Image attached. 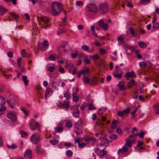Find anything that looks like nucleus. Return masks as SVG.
Instances as JSON below:
<instances>
[{
  "label": "nucleus",
  "instance_id": "13",
  "mask_svg": "<svg viewBox=\"0 0 159 159\" xmlns=\"http://www.w3.org/2000/svg\"><path fill=\"white\" fill-rule=\"evenodd\" d=\"M130 111V109L127 108L122 111H118L117 115L120 116L122 117L124 115H127L129 113Z\"/></svg>",
  "mask_w": 159,
  "mask_h": 159
},
{
  "label": "nucleus",
  "instance_id": "34",
  "mask_svg": "<svg viewBox=\"0 0 159 159\" xmlns=\"http://www.w3.org/2000/svg\"><path fill=\"white\" fill-rule=\"evenodd\" d=\"M107 153L106 151L104 150V149H103L100 151V156H104Z\"/></svg>",
  "mask_w": 159,
  "mask_h": 159
},
{
  "label": "nucleus",
  "instance_id": "49",
  "mask_svg": "<svg viewBox=\"0 0 159 159\" xmlns=\"http://www.w3.org/2000/svg\"><path fill=\"white\" fill-rule=\"evenodd\" d=\"M88 107L90 110H92V109L95 110L96 109V107H93V105L91 103L89 104Z\"/></svg>",
  "mask_w": 159,
  "mask_h": 159
},
{
  "label": "nucleus",
  "instance_id": "19",
  "mask_svg": "<svg viewBox=\"0 0 159 159\" xmlns=\"http://www.w3.org/2000/svg\"><path fill=\"white\" fill-rule=\"evenodd\" d=\"M144 134V132L143 131H141L140 133H138L136 134H134L132 135L133 136L134 138V139H135L136 137L138 135L139 136V137L141 138H143Z\"/></svg>",
  "mask_w": 159,
  "mask_h": 159
},
{
  "label": "nucleus",
  "instance_id": "21",
  "mask_svg": "<svg viewBox=\"0 0 159 159\" xmlns=\"http://www.w3.org/2000/svg\"><path fill=\"white\" fill-rule=\"evenodd\" d=\"M129 29L131 35L134 38L136 37L138 34L137 31H134V29L132 27H130Z\"/></svg>",
  "mask_w": 159,
  "mask_h": 159
},
{
  "label": "nucleus",
  "instance_id": "56",
  "mask_svg": "<svg viewBox=\"0 0 159 159\" xmlns=\"http://www.w3.org/2000/svg\"><path fill=\"white\" fill-rule=\"evenodd\" d=\"M110 138L112 140L116 139L117 138V136L116 135L112 134L111 135V136L110 137Z\"/></svg>",
  "mask_w": 159,
  "mask_h": 159
},
{
  "label": "nucleus",
  "instance_id": "43",
  "mask_svg": "<svg viewBox=\"0 0 159 159\" xmlns=\"http://www.w3.org/2000/svg\"><path fill=\"white\" fill-rule=\"evenodd\" d=\"M152 28L153 29L159 28V22L154 23L152 25Z\"/></svg>",
  "mask_w": 159,
  "mask_h": 159
},
{
  "label": "nucleus",
  "instance_id": "11",
  "mask_svg": "<svg viewBox=\"0 0 159 159\" xmlns=\"http://www.w3.org/2000/svg\"><path fill=\"white\" fill-rule=\"evenodd\" d=\"M84 140L87 143H91L93 144L96 141L95 139L93 137L86 136L84 138Z\"/></svg>",
  "mask_w": 159,
  "mask_h": 159
},
{
  "label": "nucleus",
  "instance_id": "41",
  "mask_svg": "<svg viewBox=\"0 0 159 159\" xmlns=\"http://www.w3.org/2000/svg\"><path fill=\"white\" fill-rule=\"evenodd\" d=\"M92 58L94 60H98L100 58L99 55L97 54H95L93 55L92 57Z\"/></svg>",
  "mask_w": 159,
  "mask_h": 159
},
{
  "label": "nucleus",
  "instance_id": "16",
  "mask_svg": "<svg viewBox=\"0 0 159 159\" xmlns=\"http://www.w3.org/2000/svg\"><path fill=\"white\" fill-rule=\"evenodd\" d=\"M40 19L44 24H47V25L45 26V28H46L49 23V20L48 19L46 16H42L40 17Z\"/></svg>",
  "mask_w": 159,
  "mask_h": 159
},
{
  "label": "nucleus",
  "instance_id": "20",
  "mask_svg": "<svg viewBox=\"0 0 159 159\" xmlns=\"http://www.w3.org/2000/svg\"><path fill=\"white\" fill-rule=\"evenodd\" d=\"M52 89L50 88L48 89L46 92L45 97V99L48 97L52 95Z\"/></svg>",
  "mask_w": 159,
  "mask_h": 159
},
{
  "label": "nucleus",
  "instance_id": "14",
  "mask_svg": "<svg viewBox=\"0 0 159 159\" xmlns=\"http://www.w3.org/2000/svg\"><path fill=\"white\" fill-rule=\"evenodd\" d=\"M99 26L102 27L104 30H107L108 27V25L107 23H105L103 21V20L101 19L98 22Z\"/></svg>",
  "mask_w": 159,
  "mask_h": 159
},
{
  "label": "nucleus",
  "instance_id": "57",
  "mask_svg": "<svg viewBox=\"0 0 159 159\" xmlns=\"http://www.w3.org/2000/svg\"><path fill=\"white\" fill-rule=\"evenodd\" d=\"M49 58L50 60L51 61H54L55 59V57L52 54H51L49 56Z\"/></svg>",
  "mask_w": 159,
  "mask_h": 159
},
{
  "label": "nucleus",
  "instance_id": "23",
  "mask_svg": "<svg viewBox=\"0 0 159 159\" xmlns=\"http://www.w3.org/2000/svg\"><path fill=\"white\" fill-rule=\"evenodd\" d=\"M134 85L135 80L133 79H132L128 83L127 87L128 89H130L133 85Z\"/></svg>",
  "mask_w": 159,
  "mask_h": 159
},
{
  "label": "nucleus",
  "instance_id": "58",
  "mask_svg": "<svg viewBox=\"0 0 159 159\" xmlns=\"http://www.w3.org/2000/svg\"><path fill=\"white\" fill-rule=\"evenodd\" d=\"M55 69V67L53 66H51L49 67L48 68V70L49 71L52 72Z\"/></svg>",
  "mask_w": 159,
  "mask_h": 159
},
{
  "label": "nucleus",
  "instance_id": "6",
  "mask_svg": "<svg viewBox=\"0 0 159 159\" xmlns=\"http://www.w3.org/2000/svg\"><path fill=\"white\" fill-rule=\"evenodd\" d=\"M86 11H93L96 13L97 10L96 6L93 3H90L87 5L85 8Z\"/></svg>",
  "mask_w": 159,
  "mask_h": 159
},
{
  "label": "nucleus",
  "instance_id": "25",
  "mask_svg": "<svg viewBox=\"0 0 159 159\" xmlns=\"http://www.w3.org/2000/svg\"><path fill=\"white\" fill-rule=\"evenodd\" d=\"M139 45L140 47L142 48H145L147 46L146 43L143 41L139 42Z\"/></svg>",
  "mask_w": 159,
  "mask_h": 159
},
{
  "label": "nucleus",
  "instance_id": "31",
  "mask_svg": "<svg viewBox=\"0 0 159 159\" xmlns=\"http://www.w3.org/2000/svg\"><path fill=\"white\" fill-rule=\"evenodd\" d=\"M72 125V124L71 121H67L66 123V127L68 128H71Z\"/></svg>",
  "mask_w": 159,
  "mask_h": 159
},
{
  "label": "nucleus",
  "instance_id": "30",
  "mask_svg": "<svg viewBox=\"0 0 159 159\" xmlns=\"http://www.w3.org/2000/svg\"><path fill=\"white\" fill-rule=\"evenodd\" d=\"M84 57L85 58L84 59V61L85 63L86 64H89L90 62V60L88 59V57L87 55H85Z\"/></svg>",
  "mask_w": 159,
  "mask_h": 159
},
{
  "label": "nucleus",
  "instance_id": "38",
  "mask_svg": "<svg viewBox=\"0 0 159 159\" xmlns=\"http://www.w3.org/2000/svg\"><path fill=\"white\" fill-rule=\"evenodd\" d=\"M116 127V120H114L111 124V128L113 129L115 128Z\"/></svg>",
  "mask_w": 159,
  "mask_h": 159
},
{
  "label": "nucleus",
  "instance_id": "52",
  "mask_svg": "<svg viewBox=\"0 0 159 159\" xmlns=\"http://www.w3.org/2000/svg\"><path fill=\"white\" fill-rule=\"evenodd\" d=\"M76 4L78 6H82L83 5V3L81 1H76Z\"/></svg>",
  "mask_w": 159,
  "mask_h": 159
},
{
  "label": "nucleus",
  "instance_id": "27",
  "mask_svg": "<svg viewBox=\"0 0 159 159\" xmlns=\"http://www.w3.org/2000/svg\"><path fill=\"white\" fill-rule=\"evenodd\" d=\"M27 77L25 76H22V80L24 81V83L26 86L28 85L29 80L27 79Z\"/></svg>",
  "mask_w": 159,
  "mask_h": 159
},
{
  "label": "nucleus",
  "instance_id": "53",
  "mask_svg": "<svg viewBox=\"0 0 159 159\" xmlns=\"http://www.w3.org/2000/svg\"><path fill=\"white\" fill-rule=\"evenodd\" d=\"M42 44L46 47H48V41L45 40L42 43Z\"/></svg>",
  "mask_w": 159,
  "mask_h": 159
},
{
  "label": "nucleus",
  "instance_id": "62",
  "mask_svg": "<svg viewBox=\"0 0 159 159\" xmlns=\"http://www.w3.org/2000/svg\"><path fill=\"white\" fill-rule=\"evenodd\" d=\"M86 145V144L84 143H80L78 144V146L80 148H83Z\"/></svg>",
  "mask_w": 159,
  "mask_h": 159
},
{
  "label": "nucleus",
  "instance_id": "12",
  "mask_svg": "<svg viewBox=\"0 0 159 159\" xmlns=\"http://www.w3.org/2000/svg\"><path fill=\"white\" fill-rule=\"evenodd\" d=\"M71 112L73 116L75 117H77L80 111L78 109L75 107H72L71 109Z\"/></svg>",
  "mask_w": 159,
  "mask_h": 159
},
{
  "label": "nucleus",
  "instance_id": "18",
  "mask_svg": "<svg viewBox=\"0 0 159 159\" xmlns=\"http://www.w3.org/2000/svg\"><path fill=\"white\" fill-rule=\"evenodd\" d=\"M117 86L121 90H124L125 89V85L123 81L119 82Z\"/></svg>",
  "mask_w": 159,
  "mask_h": 159
},
{
  "label": "nucleus",
  "instance_id": "39",
  "mask_svg": "<svg viewBox=\"0 0 159 159\" xmlns=\"http://www.w3.org/2000/svg\"><path fill=\"white\" fill-rule=\"evenodd\" d=\"M8 147L10 149H14L17 148L18 147L14 144H12L11 145H7Z\"/></svg>",
  "mask_w": 159,
  "mask_h": 159
},
{
  "label": "nucleus",
  "instance_id": "1",
  "mask_svg": "<svg viewBox=\"0 0 159 159\" xmlns=\"http://www.w3.org/2000/svg\"><path fill=\"white\" fill-rule=\"evenodd\" d=\"M52 6V13L54 16L57 15L62 9L61 4L57 2H53Z\"/></svg>",
  "mask_w": 159,
  "mask_h": 159
},
{
  "label": "nucleus",
  "instance_id": "32",
  "mask_svg": "<svg viewBox=\"0 0 159 159\" xmlns=\"http://www.w3.org/2000/svg\"><path fill=\"white\" fill-rule=\"evenodd\" d=\"M113 74L115 78L117 79L121 78L122 76V75L121 74H116L113 73Z\"/></svg>",
  "mask_w": 159,
  "mask_h": 159
},
{
  "label": "nucleus",
  "instance_id": "37",
  "mask_svg": "<svg viewBox=\"0 0 159 159\" xmlns=\"http://www.w3.org/2000/svg\"><path fill=\"white\" fill-rule=\"evenodd\" d=\"M90 79L88 77L84 76V83L87 84L89 82Z\"/></svg>",
  "mask_w": 159,
  "mask_h": 159
},
{
  "label": "nucleus",
  "instance_id": "9",
  "mask_svg": "<svg viewBox=\"0 0 159 159\" xmlns=\"http://www.w3.org/2000/svg\"><path fill=\"white\" fill-rule=\"evenodd\" d=\"M82 49L84 51L87 52L89 53H93L94 52V48L92 47L91 49L89 50V47L86 45H84L81 47Z\"/></svg>",
  "mask_w": 159,
  "mask_h": 159
},
{
  "label": "nucleus",
  "instance_id": "24",
  "mask_svg": "<svg viewBox=\"0 0 159 159\" xmlns=\"http://www.w3.org/2000/svg\"><path fill=\"white\" fill-rule=\"evenodd\" d=\"M90 80L92 81V83H90V85H95L97 83V78L96 77H94L92 78Z\"/></svg>",
  "mask_w": 159,
  "mask_h": 159
},
{
  "label": "nucleus",
  "instance_id": "48",
  "mask_svg": "<svg viewBox=\"0 0 159 159\" xmlns=\"http://www.w3.org/2000/svg\"><path fill=\"white\" fill-rule=\"evenodd\" d=\"M76 53H72L71 54V57L72 58H76L78 55V52H76Z\"/></svg>",
  "mask_w": 159,
  "mask_h": 159
},
{
  "label": "nucleus",
  "instance_id": "61",
  "mask_svg": "<svg viewBox=\"0 0 159 159\" xmlns=\"http://www.w3.org/2000/svg\"><path fill=\"white\" fill-rule=\"evenodd\" d=\"M6 102L5 100L1 101L0 103V106H5L4 105H5Z\"/></svg>",
  "mask_w": 159,
  "mask_h": 159
},
{
  "label": "nucleus",
  "instance_id": "55",
  "mask_svg": "<svg viewBox=\"0 0 159 159\" xmlns=\"http://www.w3.org/2000/svg\"><path fill=\"white\" fill-rule=\"evenodd\" d=\"M118 41L122 42L124 41V38L121 35L119 36L117 39Z\"/></svg>",
  "mask_w": 159,
  "mask_h": 159
},
{
  "label": "nucleus",
  "instance_id": "60",
  "mask_svg": "<svg viewBox=\"0 0 159 159\" xmlns=\"http://www.w3.org/2000/svg\"><path fill=\"white\" fill-rule=\"evenodd\" d=\"M7 55L10 58H11L13 57V54L12 52H8Z\"/></svg>",
  "mask_w": 159,
  "mask_h": 159
},
{
  "label": "nucleus",
  "instance_id": "28",
  "mask_svg": "<svg viewBox=\"0 0 159 159\" xmlns=\"http://www.w3.org/2000/svg\"><path fill=\"white\" fill-rule=\"evenodd\" d=\"M115 70L116 73H120L122 72V70L119 65H116L115 68Z\"/></svg>",
  "mask_w": 159,
  "mask_h": 159
},
{
  "label": "nucleus",
  "instance_id": "33",
  "mask_svg": "<svg viewBox=\"0 0 159 159\" xmlns=\"http://www.w3.org/2000/svg\"><path fill=\"white\" fill-rule=\"evenodd\" d=\"M49 143L53 145H55L58 143V141L56 139L54 140H51L50 141Z\"/></svg>",
  "mask_w": 159,
  "mask_h": 159
},
{
  "label": "nucleus",
  "instance_id": "36",
  "mask_svg": "<svg viewBox=\"0 0 159 159\" xmlns=\"http://www.w3.org/2000/svg\"><path fill=\"white\" fill-rule=\"evenodd\" d=\"M69 104L68 102H64L62 103V106L63 107L65 108H67L69 107Z\"/></svg>",
  "mask_w": 159,
  "mask_h": 159
},
{
  "label": "nucleus",
  "instance_id": "45",
  "mask_svg": "<svg viewBox=\"0 0 159 159\" xmlns=\"http://www.w3.org/2000/svg\"><path fill=\"white\" fill-rule=\"evenodd\" d=\"M150 2V0H141V3L143 4H146Z\"/></svg>",
  "mask_w": 159,
  "mask_h": 159
},
{
  "label": "nucleus",
  "instance_id": "47",
  "mask_svg": "<svg viewBox=\"0 0 159 159\" xmlns=\"http://www.w3.org/2000/svg\"><path fill=\"white\" fill-rule=\"evenodd\" d=\"M36 88L38 91V93L39 94V95H40V90L41 89L40 86L39 84H37L36 85Z\"/></svg>",
  "mask_w": 159,
  "mask_h": 159
},
{
  "label": "nucleus",
  "instance_id": "63",
  "mask_svg": "<svg viewBox=\"0 0 159 159\" xmlns=\"http://www.w3.org/2000/svg\"><path fill=\"white\" fill-rule=\"evenodd\" d=\"M5 88L3 85H0V92L3 91L5 89Z\"/></svg>",
  "mask_w": 159,
  "mask_h": 159
},
{
  "label": "nucleus",
  "instance_id": "7",
  "mask_svg": "<svg viewBox=\"0 0 159 159\" xmlns=\"http://www.w3.org/2000/svg\"><path fill=\"white\" fill-rule=\"evenodd\" d=\"M74 131L77 135L82 133V129L80 128V125L77 123H75L74 125Z\"/></svg>",
  "mask_w": 159,
  "mask_h": 159
},
{
  "label": "nucleus",
  "instance_id": "51",
  "mask_svg": "<svg viewBox=\"0 0 159 159\" xmlns=\"http://www.w3.org/2000/svg\"><path fill=\"white\" fill-rule=\"evenodd\" d=\"M100 53L101 54L103 55L106 52V51L104 49L101 48L99 50Z\"/></svg>",
  "mask_w": 159,
  "mask_h": 159
},
{
  "label": "nucleus",
  "instance_id": "10",
  "mask_svg": "<svg viewBox=\"0 0 159 159\" xmlns=\"http://www.w3.org/2000/svg\"><path fill=\"white\" fill-rule=\"evenodd\" d=\"M136 75L133 71H131V72H127L126 73L125 75L123 76L124 78H126V80L128 79V78H133L135 77Z\"/></svg>",
  "mask_w": 159,
  "mask_h": 159
},
{
  "label": "nucleus",
  "instance_id": "44",
  "mask_svg": "<svg viewBox=\"0 0 159 159\" xmlns=\"http://www.w3.org/2000/svg\"><path fill=\"white\" fill-rule=\"evenodd\" d=\"M7 102L8 103V106L12 108H13V103L11 101L8 100L7 101Z\"/></svg>",
  "mask_w": 159,
  "mask_h": 159
},
{
  "label": "nucleus",
  "instance_id": "50",
  "mask_svg": "<svg viewBox=\"0 0 159 159\" xmlns=\"http://www.w3.org/2000/svg\"><path fill=\"white\" fill-rule=\"evenodd\" d=\"M22 61V58L19 57L17 60V64L18 66L19 67H20L21 62Z\"/></svg>",
  "mask_w": 159,
  "mask_h": 159
},
{
  "label": "nucleus",
  "instance_id": "40",
  "mask_svg": "<svg viewBox=\"0 0 159 159\" xmlns=\"http://www.w3.org/2000/svg\"><path fill=\"white\" fill-rule=\"evenodd\" d=\"M11 16L13 17L16 20V21H17V20L19 18V16L18 15L16 14H15L14 13H11Z\"/></svg>",
  "mask_w": 159,
  "mask_h": 159
},
{
  "label": "nucleus",
  "instance_id": "46",
  "mask_svg": "<svg viewBox=\"0 0 159 159\" xmlns=\"http://www.w3.org/2000/svg\"><path fill=\"white\" fill-rule=\"evenodd\" d=\"M67 155L68 156H71L73 154L72 152L70 150H68L66 151V152Z\"/></svg>",
  "mask_w": 159,
  "mask_h": 159
},
{
  "label": "nucleus",
  "instance_id": "17",
  "mask_svg": "<svg viewBox=\"0 0 159 159\" xmlns=\"http://www.w3.org/2000/svg\"><path fill=\"white\" fill-rule=\"evenodd\" d=\"M127 146H125V145L124 146L122 147V148L119 149L117 152L118 154L119 155L121 153L127 152L128 150V149L127 148Z\"/></svg>",
  "mask_w": 159,
  "mask_h": 159
},
{
  "label": "nucleus",
  "instance_id": "29",
  "mask_svg": "<svg viewBox=\"0 0 159 159\" xmlns=\"http://www.w3.org/2000/svg\"><path fill=\"white\" fill-rule=\"evenodd\" d=\"M35 151L37 153L40 152H41V145H38L36 146Z\"/></svg>",
  "mask_w": 159,
  "mask_h": 159
},
{
  "label": "nucleus",
  "instance_id": "64",
  "mask_svg": "<svg viewBox=\"0 0 159 159\" xmlns=\"http://www.w3.org/2000/svg\"><path fill=\"white\" fill-rule=\"evenodd\" d=\"M63 130V129L61 127H57V131L58 132H61Z\"/></svg>",
  "mask_w": 159,
  "mask_h": 159
},
{
  "label": "nucleus",
  "instance_id": "26",
  "mask_svg": "<svg viewBox=\"0 0 159 159\" xmlns=\"http://www.w3.org/2000/svg\"><path fill=\"white\" fill-rule=\"evenodd\" d=\"M154 108L155 110V113L156 114L159 113V104L157 103L154 106Z\"/></svg>",
  "mask_w": 159,
  "mask_h": 159
},
{
  "label": "nucleus",
  "instance_id": "42",
  "mask_svg": "<svg viewBox=\"0 0 159 159\" xmlns=\"http://www.w3.org/2000/svg\"><path fill=\"white\" fill-rule=\"evenodd\" d=\"M20 134L21 135V136L22 137H25L27 135V133H26V132L25 131L21 130L20 131Z\"/></svg>",
  "mask_w": 159,
  "mask_h": 159
},
{
  "label": "nucleus",
  "instance_id": "22",
  "mask_svg": "<svg viewBox=\"0 0 159 159\" xmlns=\"http://www.w3.org/2000/svg\"><path fill=\"white\" fill-rule=\"evenodd\" d=\"M7 10L4 7L0 6V15H3L6 12Z\"/></svg>",
  "mask_w": 159,
  "mask_h": 159
},
{
  "label": "nucleus",
  "instance_id": "35",
  "mask_svg": "<svg viewBox=\"0 0 159 159\" xmlns=\"http://www.w3.org/2000/svg\"><path fill=\"white\" fill-rule=\"evenodd\" d=\"M20 53L22 57H27L25 49H22L20 51Z\"/></svg>",
  "mask_w": 159,
  "mask_h": 159
},
{
  "label": "nucleus",
  "instance_id": "54",
  "mask_svg": "<svg viewBox=\"0 0 159 159\" xmlns=\"http://www.w3.org/2000/svg\"><path fill=\"white\" fill-rule=\"evenodd\" d=\"M94 43L95 45L98 47H99L101 45V44L100 42H98L96 40H95Z\"/></svg>",
  "mask_w": 159,
  "mask_h": 159
},
{
  "label": "nucleus",
  "instance_id": "8",
  "mask_svg": "<svg viewBox=\"0 0 159 159\" xmlns=\"http://www.w3.org/2000/svg\"><path fill=\"white\" fill-rule=\"evenodd\" d=\"M7 117L11 120L13 121H15L16 120L15 114L12 111H11L7 114Z\"/></svg>",
  "mask_w": 159,
  "mask_h": 159
},
{
  "label": "nucleus",
  "instance_id": "4",
  "mask_svg": "<svg viewBox=\"0 0 159 159\" xmlns=\"http://www.w3.org/2000/svg\"><path fill=\"white\" fill-rule=\"evenodd\" d=\"M40 136L38 133L34 134L30 137V140L31 142L34 144L37 143L39 141Z\"/></svg>",
  "mask_w": 159,
  "mask_h": 159
},
{
  "label": "nucleus",
  "instance_id": "3",
  "mask_svg": "<svg viewBox=\"0 0 159 159\" xmlns=\"http://www.w3.org/2000/svg\"><path fill=\"white\" fill-rule=\"evenodd\" d=\"M30 128L33 130L38 128V131H40V125L38 122H36L34 119H31L30 122Z\"/></svg>",
  "mask_w": 159,
  "mask_h": 159
},
{
  "label": "nucleus",
  "instance_id": "5",
  "mask_svg": "<svg viewBox=\"0 0 159 159\" xmlns=\"http://www.w3.org/2000/svg\"><path fill=\"white\" fill-rule=\"evenodd\" d=\"M135 141V139L134 138L132 134L130 135L128 138L125 141V146L129 148L132 146V144L134 143Z\"/></svg>",
  "mask_w": 159,
  "mask_h": 159
},
{
  "label": "nucleus",
  "instance_id": "2",
  "mask_svg": "<svg viewBox=\"0 0 159 159\" xmlns=\"http://www.w3.org/2000/svg\"><path fill=\"white\" fill-rule=\"evenodd\" d=\"M109 6L108 3H103L101 4L98 7V10L100 13L105 14L109 11Z\"/></svg>",
  "mask_w": 159,
  "mask_h": 159
},
{
  "label": "nucleus",
  "instance_id": "15",
  "mask_svg": "<svg viewBox=\"0 0 159 159\" xmlns=\"http://www.w3.org/2000/svg\"><path fill=\"white\" fill-rule=\"evenodd\" d=\"M31 155V151L30 150L27 149L24 154L25 157L26 159H30Z\"/></svg>",
  "mask_w": 159,
  "mask_h": 159
},
{
  "label": "nucleus",
  "instance_id": "59",
  "mask_svg": "<svg viewBox=\"0 0 159 159\" xmlns=\"http://www.w3.org/2000/svg\"><path fill=\"white\" fill-rule=\"evenodd\" d=\"M79 100V98L76 96H75L73 97V100L75 102H77Z\"/></svg>",
  "mask_w": 159,
  "mask_h": 159
}]
</instances>
